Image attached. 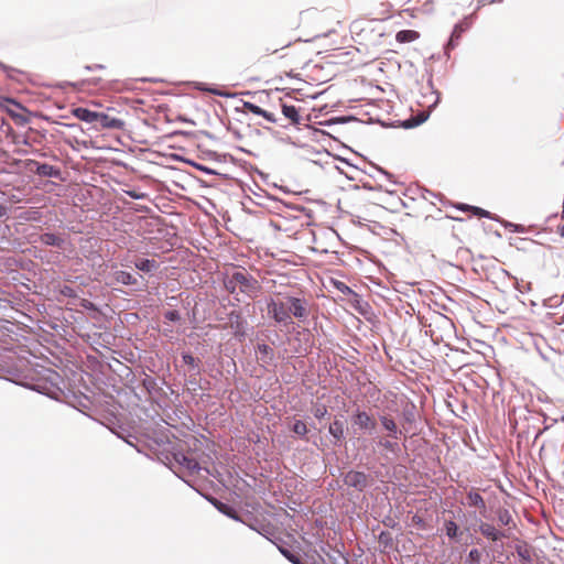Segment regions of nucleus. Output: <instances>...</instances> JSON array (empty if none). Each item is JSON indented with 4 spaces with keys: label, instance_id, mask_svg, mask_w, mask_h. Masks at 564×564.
Here are the masks:
<instances>
[{
    "label": "nucleus",
    "instance_id": "1",
    "mask_svg": "<svg viewBox=\"0 0 564 564\" xmlns=\"http://www.w3.org/2000/svg\"><path fill=\"white\" fill-rule=\"evenodd\" d=\"M269 316L278 324L289 326L292 324V316L300 322L308 317V303L305 299L278 294L267 302Z\"/></svg>",
    "mask_w": 564,
    "mask_h": 564
},
{
    "label": "nucleus",
    "instance_id": "2",
    "mask_svg": "<svg viewBox=\"0 0 564 564\" xmlns=\"http://www.w3.org/2000/svg\"><path fill=\"white\" fill-rule=\"evenodd\" d=\"M229 284L238 285L245 293H256L259 290L258 281L252 278L245 269L236 271L229 279Z\"/></svg>",
    "mask_w": 564,
    "mask_h": 564
},
{
    "label": "nucleus",
    "instance_id": "3",
    "mask_svg": "<svg viewBox=\"0 0 564 564\" xmlns=\"http://www.w3.org/2000/svg\"><path fill=\"white\" fill-rule=\"evenodd\" d=\"M96 122L94 123V127L96 129H115V130H122L124 128V121L111 117L110 115L106 112H97L96 116Z\"/></svg>",
    "mask_w": 564,
    "mask_h": 564
},
{
    "label": "nucleus",
    "instance_id": "4",
    "mask_svg": "<svg viewBox=\"0 0 564 564\" xmlns=\"http://www.w3.org/2000/svg\"><path fill=\"white\" fill-rule=\"evenodd\" d=\"M344 484L361 491L368 486V476L362 471L349 470L344 476Z\"/></svg>",
    "mask_w": 564,
    "mask_h": 564
},
{
    "label": "nucleus",
    "instance_id": "5",
    "mask_svg": "<svg viewBox=\"0 0 564 564\" xmlns=\"http://www.w3.org/2000/svg\"><path fill=\"white\" fill-rule=\"evenodd\" d=\"M352 422L360 430L365 431H373L377 427L376 419L366 411H356V413L352 416Z\"/></svg>",
    "mask_w": 564,
    "mask_h": 564
},
{
    "label": "nucleus",
    "instance_id": "6",
    "mask_svg": "<svg viewBox=\"0 0 564 564\" xmlns=\"http://www.w3.org/2000/svg\"><path fill=\"white\" fill-rule=\"evenodd\" d=\"M382 427L389 432V437L398 440L402 434V431L399 429L398 424L393 420V417L389 414L381 415L379 417Z\"/></svg>",
    "mask_w": 564,
    "mask_h": 564
},
{
    "label": "nucleus",
    "instance_id": "7",
    "mask_svg": "<svg viewBox=\"0 0 564 564\" xmlns=\"http://www.w3.org/2000/svg\"><path fill=\"white\" fill-rule=\"evenodd\" d=\"M281 111L285 119L292 124H299L301 122L300 109L294 105H289L281 100Z\"/></svg>",
    "mask_w": 564,
    "mask_h": 564
},
{
    "label": "nucleus",
    "instance_id": "8",
    "mask_svg": "<svg viewBox=\"0 0 564 564\" xmlns=\"http://www.w3.org/2000/svg\"><path fill=\"white\" fill-rule=\"evenodd\" d=\"M479 531L485 538L494 542L507 538L505 532L497 530L492 524L487 522L480 523Z\"/></svg>",
    "mask_w": 564,
    "mask_h": 564
},
{
    "label": "nucleus",
    "instance_id": "9",
    "mask_svg": "<svg viewBox=\"0 0 564 564\" xmlns=\"http://www.w3.org/2000/svg\"><path fill=\"white\" fill-rule=\"evenodd\" d=\"M245 107L251 113H253L256 116H260V117L264 118L265 120H268L269 122H272V123H278L279 122L278 117L273 112L264 110V109H262L261 107H259V106H257L254 104L246 102Z\"/></svg>",
    "mask_w": 564,
    "mask_h": 564
},
{
    "label": "nucleus",
    "instance_id": "10",
    "mask_svg": "<svg viewBox=\"0 0 564 564\" xmlns=\"http://www.w3.org/2000/svg\"><path fill=\"white\" fill-rule=\"evenodd\" d=\"M279 551L293 564H305L301 553L292 546L280 545Z\"/></svg>",
    "mask_w": 564,
    "mask_h": 564
},
{
    "label": "nucleus",
    "instance_id": "11",
    "mask_svg": "<svg viewBox=\"0 0 564 564\" xmlns=\"http://www.w3.org/2000/svg\"><path fill=\"white\" fill-rule=\"evenodd\" d=\"M73 113L77 119L90 123L93 126L96 122L97 111H91L87 108L78 107L73 111Z\"/></svg>",
    "mask_w": 564,
    "mask_h": 564
},
{
    "label": "nucleus",
    "instance_id": "12",
    "mask_svg": "<svg viewBox=\"0 0 564 564\" xmlns=\"http://www.w3.org/2000/svg\"><path fill=\"white\" fill-rule=\"evenodd\" d=\"M257 357L262 364H270L273 359V349L267 344H259Z\"/></svg>",
    "mask_w": 564,
    "mask_h": 564
},
{
    "label": "nucleus",
    "instance_id": "13",
    "mask_svg": "<svg viewBox=\"0 0 564 564\" xmlns=\"http://www.w3.org/2000/svg\"><path fill=\"white\" fill-rule=\"evenodd\" d=\"M210 502L221 513L226 514L227 517H229V518H231L234 520H239V516H238L237 511L232 507H230V506H228V505H226V503H224V502H221V501H219V500H217L215 498L210 499Z\"/></svg>",
    "mask_w": 564,
    "mask_h": 564
},
{
    "label": "nucleus",
    "instance_id": "14",
    "mask_svg": "<svg viewBox=\"0 0 564 564\" xmlns=\"http://www.w3.org/2000/svg\"><path fill=\"white\" fill-rule=\"evenodd\" d=\"M31 164H34L36 166V174L40 176H57L58 170L55 169L53 165L46 164V163H39L36 161H31Z\"/></svg>",
    "mask_w": 564,
    "mask_h": 564
},
{
    "label": "nucleus",
    "instance_id": "15",
    "mask_svg": "<svg viewBox=\"0 0 564 564\" xmlns=\"http://www.w3.org/2000/svg\"><path fill=\"white\" fill-rule=\"evenodd\" d=\"M40 241L45 246H55L58 248H62L64 243V240L59 236L51 232L42 234Z\"/></svg>",
    "mask_w": 564,
    "mask_h": 564
},
{
    "label": "nucleus",
    "instance_id": "16",
    "mask_svg": "<svg viewBox=\"0 0 564 564\" xmlns=\"http://www.w3.org/2000/svg\"><path fill=\"white\" fill-rule=\"evenodd\" d=\"M420 37V33L414 30H402L399 31L395 35V40L399 43H409L417 40Z\"/></svg>",
    "mask_w": 564,
    "mask_h": 564
},
{
    "label": "nucleus",
    "instance_id": "17",
    "mask_svg": "<svg viewBox=\"0 0 564 564\" xmlns=\"http://www.w3.org/2000/svg\"><path fill=\"white\" fill-rule=\"evenodd\" d=\"M467 502H468L469 506L476 507V508H478L480 510H485L486 509V503H485L484 498L481 497L480 494H478L476 491H470L467 495Z\"/></svg>",
    "mask_w": 564,
    "mask_h": 564
},
{
    "label": "nucleus",
    "instance_id": "18",
    "mask_svg": "<svg viewBox=\"0 0 564 564\" xmlns=\"http://www.w3.org/2000/svg\"><path fill=\"white\" fill-rule=\"evenodd\" d=\"M458 209L460 210H464V212H471L473 215L475 216H478V217H486V218H491V215L488 210H485L480 207H476V206H469V205H466V204H460L457 206Z\"/></svg>",
    "mask_w": 564,
    "mask_h": 564
},
{
    "label": "nucleus",
    "instance_id": "19",
    "mask_svg": "<svg viewBox=\"0 0 564 564\" xmlns=\"http://www.w3.org/2000/svg\"><path fill=\"white\" fill-rule=\"evenodd\" d=\"M134 265L143 272H151L159 267L155 260L150 259H139L135 261Z\"/></svg>",
    "mask_w": 564,
    "mask_h": 564
},
{
    "label": "nucleus",
    "instance_id": "20",
    "mask_svg": "<svg viewBox=\"0 0 564 564\" xmlns=\"http://www.w3.org/2000/svg\"><path fill=\"white\" fill-rule=\"evenodd\" d=\"M329 434L337 441H340L344 437V423L339 420H335L329 425Z\"/></svg>",
    "mask_w": 564,
    "mask_h": 564
},
{
    "label": "nucleus",
    "instance_id": "21",
    "mask_svg": "<svg viewBox=\"0 0 564 564\" xmlns=\"http://www.w3.org/2000/svg\"><path fill=\"white\" fill-rule=\"evenodd\" d=\"M444 529H445L446 535L449 539H456L458 536L459 528L454 521H452V520L445 521Z\"/></svg>",
    "mask_w": 564,
    "mask_h": 564
},
{
    "label": "nucleus",
    "instance_id": "22",
    "mask_svg": "<svg viewBox=\"0 0 564 564\" xmlns=\"http://www.w3.org/2000/svg\"><path fill=\"white\" fill-rule=\"evenodd\" d=\"M116 281L126 285L135 283V279L132 276V274L126 271L116 272Z\"/></svg>",
    "mask_w": 564,
    "mask_h": 564
},
{
    "label": "nucleus",
    "instance_id": "23",
    "mask_svg": "<svg viewBox=\"0 0 564 564\" xmlns=\"http://www.w3.org/2000/svg\"><path fill=\"white\" fill-rule=\"evenodd\" d=\"M395 441L397 440L389 437L388 434L387 437L381 438L378 444L389 452H395L398 449V443Z\"/></svg>",
    "mask_w": 564,
    "mask_h": 564
},
{
    "label": "nucleus",
    "instance_id": "24",
    "mask_svg": "<svg viewBox=\"0 0 564 564\" xmlns=\"http://www.w3.org/2000/svg\"><path fill=\"white\" fill-rule=\"evenodd\" d=\"M498 522L501 525H509L512 522V517L507 509H500L497 512Z\"/></svg>",
    "mask_w": 564,
    "mask_h": 564
},
{
    "label": "nucleus",
    "instance_id": "25",
    "mask_svg": "<svg viewBox=\"0 0 564 564\" xmlns=\"http://www.w3.org/2000/svg\"><path fill=\"white\" fill-rule=\"evenodd\" d=\"M481 553L477 549H471L468 553L465 564H481Z\"/></svg>",
    "mask_w": 564,
    "mask_h": 564
},
{
    "label": "nucleus",
    "instance_id": "26",
    "mask_svg": "<svg viewBox=\"0 0 564 564\" xmlns=\"http://www.w3.org/2000/svg\"><path fill=\"white\" fill-rule=\"evenodd\" d=\"M291 44V40H285V41H280L276 45L274 46H270V45H265L264 46V51L265 52H269V53H276L279 52V50H282V48H285V47H289Z\"/></svg>",
    "mask_w": 564,
    "mask_h": 564
},
{
    "label": "nucleus",
    "instance_id": "27",
    "mask_svg": "<svg viewBox=\"0 0 564 564\" xmlns=\"http://www.w3.org/2000/svg\"><path fill=\"white\" fill-rule=\"evenodd\" d=\"M292 431L300 436H305L307 434L308 430H307L306 424L303 421L297 420V421H295V423L292 427Z\"/></svg>",
    "mask_w": 564,
    "mask_h": 564
},
{
    "label": "nucleus",
    "instance_id": "28",
    "mask_svg": "<svg viewBox=\"0 0 564 564\" xmlns=\"http://www.w3.org/2000/svg\"><path fill=\"white\" fill-rule=\"evenodd\" d=\"M464 31V29L462 28V25H456L452 35H451V39H449V45L454 46L455 45V42L460 37V34L462 32Z\"/></svg>",
    "mask_w": 564,
    "mask_h": 564
},
{
    "label": "nucleus",
    "instance_id": "29",
    "mask_svg": "<svg viewBox=\"0 0 564 564\" xmlns=\"http://www.w3.org/2000/svg\"><path fill=\"white\" fill-rule=\"evenodd\" d=\"M424 120H425V117L423 115H420L419 118L406 120L404 122V127L405 128H413V127L419 126L420 123H422Z\"/></svg>",
    "mask_w": 564,
    "mask_h": 564
},
{
    "label": "nucleus",
    "instance_id": "30",
    "mask_svg": "<svg viewBox=\"0 0 564 564\" xmlns=\"http://www.w3.org/2000/svg\"><path fill=\"white\" fill-rule=\"evenodd\" d=\"M326 414H327V409H326V406H325V405L317 406V408L314 410V415H315V417H317V419H322V417H324Z\"/></svg>",
    "mask_w": 564,
    "mask_h": 564
},
{
    "label": "nucleus",
    "instance_id": "31",
    "mask_svg": "<svg viewBox=\"0 0 564 564\" xmlns=\"http://www.w3.org/2000/svg\"><path fill=\"white\" fill-rule=\"evenodd\" d=\"M183 361L188 366H192V367L196 366V358L194 356H192L191 354H184Z\"/></svg>",
    "mask_w": 564,
    "mask_h": 564
},
{
    "label": "nucleus",
    "instance_id": "32",
    "mask_svg": "<svg viewBox=\"0 0 564 564\" xmlns=\"http://www.w3.org/2000/svg\"><path fill=\"white\" fill-rule=\"evenodd\" d=\"M412 523L415 525H419L422 529H425V521L420 516H413L412 517Z\"/></svg>",
    "mask_w": 564,
    "mask_h": 564
},
{
    "label": "nucleus",
    "instance_id": "33",
    "mask_svg": "<svg viewBox=\"0 0 564 564\" xmlns=\"http://www.w3.org/2000/svg\"><path fill=\"white\" fill-rule=\"evenodd\" d=\"M165 318L174 322L180 319V314L176 311H169L165 313Z\"/></svg>",
    "mask_w": 564,
    "mask_h": 564
},
{
    "label": "nucleus",
    "instance_id": "34",
    "mask_svg": "<svg viewBox=\"0 0 564 564\" xmlns=\"http://www.w3.org/2000/svg\"><path fill=\"white\" fill-rule=\"evenodd\" d=\"M186 466L188 469L194 470L197 467V463L192 459H186Z\"/></svg>",
    "mask_w": 564,
    "mask_h": 564
},
{
    "label": "nucleus",
    "instance_id": "35",
    "mask_svg": "<svg viewBox=\"0 0 564 564\" xmlns=\"http://www.w3.org/2000/svg\"><path fill=\"white\" fill-rule=\"evenodd\" d=\"M86 69L88 70H94V69H105V66L104 65H100V64H96V65H88L85 67Z\"/></svg>",
    "mask_w": 564,
    "mask_h": 564
},
{
    "label": "nucleus",
    "instance_id": "36",
    "mask_svg": "<svg viewBox=\"0 0 564 564\" xmlns=\"http://www.w3.org/2000/svg\"><path fill=\"white\" fill-rule=\"evenodd\" d=\"M557 232L560 234L561 237L564 238V224L557 227Z\"/></svg>",
    "mask_w": 564,
    "mask_h": 564
},
{
    "label": "nucleus",
    "instance_id": "37",
    "mask_svg": "<svg viewBox=\"0 0 564 564\" xmlns=\"http://www.w3.org/2000/svg\"><path fill=\"white\" fill-rule=\"evenodd\" d=\"M7 214V208L3 205H0V218Z\"/></svg>",
    "mask_w": 564,
    "mask_h": 564
},
{
    "label": "nucleus",
    "instance_id": "38",
    "mask_svg": "<svg viewBox=\"0 0 564 564\" xmlns=\"http://www.w3.org/2000/svg\"><path fill=\"white\" fill-rule=\"evenodd\" d=\"M98 80L97 78H91V79H88L89 83L94 84V85H97L98 84Z\"/></svg>",
    "mask_w": 564,
    "mask_h": 564
},
{
    "label": "nucleus",
    "instance_id": "39",
    "mask_svg": "<svg viewBox=\"0 0 564 564\" xmlns=\"http://www.w3.org/2000/svg\"><path fill=\"white\" fill-rule=\"evenodd\" d=\"M305 13H310V10H307V11H302V13H301V14H305Z\"/></svg>",
    "mask_w": 564,
    "mask_h": 564
}]
</instances>
